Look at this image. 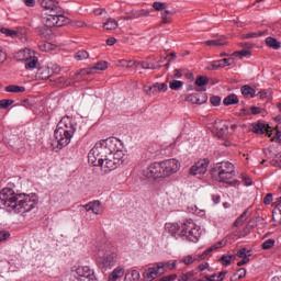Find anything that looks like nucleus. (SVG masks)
<instances>
[{"instance_id": "obj_22", "label": "nucleus", "mask_w": 281, "mask_h": 281, "mask_svg": "<svg viewBox=\"0 0 281 281\" xmlns=\"http://www.w3.org/2000/svg\"><path fill=\"white\" fill-rule=\"evenodd\" d=\"M76 273L79 278H86L87 280L93 279V271L87 266L77 268Z\"/></svg>"}, {"instance_id": "obj_50", "label": "nucleus", "mask_w": 281, "mask_h": 281, "mask_svg": "<svg viewBox=\"0 0 281 281\" xmlns=\"http://www.w3.org/2000/svg\"><path fill=\"white\" fill-rule=\"evenodd\" d=\"M221 68H222V66H221V63L218 60L212 61V64L206 67V69L209 71H215L216 69H221Z\"/></svg>"}, {"instance_id": "obj_1", "label": "nucleus", "mask_w": 281, "mask_h": 281, "mask_svg": "<svg viewBox=\"0 0 281 281\" xmlns=\"http://www.w3.org/2000/svg\"><path fill=\"white\" fill-rule=\"evenodd\" d=\"M37 203L38 201L34 199V195L19 194L10 188H4L0 191V210H7V212L25 214V212H32Z\"/></svg>"}, {"instance_id": "obj_46", "label": "nucleus", "mask_w": 281, "mask_h": 281, "mask_svg": "<svg viewBox=\"0 0 281 281\" xmlns=\"http://www.w3.org/2000/svg\"><path fill=\"white\" fill-rule=\"evenodd\" d=\"M157 91H168V85L159 82L154 83V92L157 93Z\"/></svg>"}, {"instance_id": "obj_44", "label": "nucleus", "mask_w": 281, "mask_h": 281, "mask_svg": "<svg viewBox=\"0 0 281 281\" xmlns=\"http://www.w3.org/2000/svg\"><path fill=\"white\" fill-rule=\"evenodd\" d=\"M47 26L40 29V36H43V38L49 40L52 38V30L46 29Z\"/></svg>"}, {"instance_id": "obj_33", "label": "nucleus", "mask_w": 281, "mask_h": 281, "mask_svg": "<svg viewBox=\"0 0 281 281\" xmlns=\"http://www.w3.org/2000/svg\"><path fill=\"white\" fill-rule=\"evenodd\" d=\"M169 14L172 16V15L176 14V12H175V11H170V10H165V11L160 14L164 24L172 23V19L168 18Z\"/></svg>"}, {"instance_id": "obj_64", "label": "nucleus", "mask_w": 281, "mask_h": 281, "mask_svg": "<svg viewBox=\"0 0 281 281\" xmlns=\"http://www.w3.org/2000/svg\"><path fill=\"white\" fill-rule=\"evenodd\" d=\"M241 179H243L245 186H247V187L252 186V183H254L251 181V179L249 177L245 176V175H241Z\"/></svg>"}, {"instance_id": "obj_11", "label": "nucleus", "mask_w": 281, "mask_h": 281, "mask_svg": "<svg viewBox=\"0 0 281 281\" xmlns=\"http://www.w3.org/2000/svg\"><path fill=\"white\" fill-rule=\"evenodd\" d=\"M117 256L113 252L105 254L102 257L97 259L98 266L100 269H111V267H115Z\"/></svg>"}, {"instance_id": "obj_24", "label": "nucleus", "mask_w": 281, "mask_h": 281, "mask_svg": "<svg viewBox=\"0 0 281 281\" xmlns=\"http://www.w3.org/2000/svg\"><path fill=\"white\" fill-rule=\"evenodd\" d=\"M240 91H241V95H244L246 100H249V98H256V89H254L249 85L241 86Z\"/></svg>"}, {"instance_id": "obj_28", "label": "nucleus", "mask_w": 281, "mask_h": 281, "mask_svg": "<svg viewBox=\"0 0 281 281\" xmlns=\"http://www.w3.org/2000/svg\"><path fill=\"white\" fill-rule=\"evenodd\" d=\"M4 91L7 93H25V87L10 85L5 87Z\"/></svg>"}, {"instance_id": "obj_10", "label": "nucleus", "mask_w": 281, "mask_h": 281, "mask_svg": "<svg viewBox=\"0 0 281 281\" xmlns=\"http://www.w3.org/2000/svg\"><path fill=\"white\" fill-rule=\"evenodd\" d=\"M18 56L21 60H25V69H36L38 67V58L30 55V50H21L18 53Z\"/></svg>"}, {"instance_id": "obj_12", "label": "nucleus", "mask_w": 281, "mask_h": 281, "mask_svg": "<svg viewBox=\"0 0 281 281\" xmlns=\"http://www.w3.org/2000/svg\"><path fill=\"white\" fill-rule=\"evenodd\" d=\"M252 133H256V135H268V137H271L273 135V130L269 124L265 122L258 121L257 123L252 124Z\"/></svg>"}, {"instance_id": "obj_16", "label": "nucleus", "mask_w": 281, "mask_h": 281, "mask_svg": "<svg viewBox=\"0 0 281 281\" xmlns=\"http://www.w3.org/2000/svg\"><path fill=\"white\" fill-rule=\"evenodd\" d=\"M272 207H274L272 211V221L281 224V196L272 203Z\"/></svg>"}, {"instance_id": "obj_48", "label": "nucleus", "mask_w": 281, "mask_h": 281, "mask_svg": "<svg viewBox=\"0 0 281 281\" xmlns=\"http://www.w3.org/2000/svg\"><path fill=\"white\" fill-rule=\"evenodd\" d=\"M75 58L76 60H87V58H89V53L87 50H79Z\"/></svg>"}, {"instance_id": "obj_53", "label": "nucleus", "mask_w": 281, "mask_h": 281, "mask_svg": "<svg viewBox=\"0 0 281 281\" xmlns=\"http://www.w3.org/2000/svg\"><path fill=\"white\" fill-rule=\"evenodd\" d=\"M121 65L122 67H126L127 69H131V67H133L134 65H137V61L123 59L121 60Z\"/></svg>"}, {"instance_id": "obj_32", "label": "nucleus", "mask_w": 281, "mask_h": 281, "mask_svg": "<svg viewBox=\"0 0 281 281\" xmlns=\"http://www.w3.org/2000/svg\"><path fill=\"white\" fill-rule=\"evenodd\" d=\"M245 276H247V270L245 268H240L231 277V281L243 280Z\"/></svg>"}, {"instance_id": "obj_29", "label": "nucleus", "mask_w": 281, "mask_h": 281, "mask_svg": "<svg viewBox=\"0 0 281 281\" xmlns=\"http://www.w3.org/2000/svg\"><path fill=\"white\" fill-rule=\"evenodd\" d=\"M124 276V270L122 268H115L109 276V281H117Z\"/></svg>"}, {"instance_id": "obj_52", "label": "nucleus", "mask_w": 281, "mask_h": 281, "mask_svg": "<svg viewBox=\"0 0 281 281\" xmlns=\"http://www.w3.org/2000/svg\"><path fill=\"white\" fill-rule=\"evenodd\" d=\"M234 173L227 175L224 173L223 176H217L218 181H221L222 183H229V179H232V176Z\"/></svg>"}, {"instance_id": "obj_9", "label": "nucleus", "mask_w": 281, "mask_h": 281, "mask_svg": "<svg viewBox=\"0 0 281 281\" xmlns=\"http://www.w3.org/2000/svg\"><path fill=\"white\" fill-rule=\"evenodd\" d=\"M212 175L217 172V177H223V175H234V165L229 161L217 162L212 169Z\"/></svg>"}, {"instance_id": "obj_25", "label": "nucleus", "mask_w": 281, "mask_h": 281, "mask_svg": "<svg viewBox=\"0 0 281 281\" xmlns=\"http://www.w3.org/2000/svg\"><path fill=\"white\" fill-rule=\"evenodd\" d=\"M227 276V271H221L218 273H213L211 276H204V280L206 281H223L225 280V277Z\"/></svg>"}, {"instance_id": "obj_13", "label": "nucleus", "mask_w": 281, "mask_h": 281, "mask_svg": "<svg viewBox=\"0 0 281 281\" xmlns=\"http://www.w3.org/2000/svg\"><path fill=\"white\" fill-rule=\"evenodd\" d=\"M186 100L192 104H205V102H207V94L203 92L192 93L189 94Z\"/></svg>"}, {"instance_id": "obj_61", "label": "nucleus", "mask_w": 281, "mask_h": 281, "mask_svg": "<svg viewBox=\"0 0 281 281\" xmlns=\"http://www.w3.org/2000/svg\"><path fill=\"white\" fill-rule=\"evenodd\" d=\"M177 280V273L169 274L159 279V281H175Z\"/></svg>"}, {"instance_id": "obj_21", "label": "nucleus", "mask_w": 281, "mask_h": 281, "mask_svg": "<svg viewBox=\"0 0 281 281\" xmlns=\"http://www.w3.org/2000/svg\"><path fill=\"white\" fill-rule=\"evenodd\" d=\"M177 267V261L170 262V261H165V262H158L156 265V268L158 269V271H162V273H166V271H172V269H176Z\"/></svg>"}, {"instance_id": "obj_57", "label": "nucleus", "mask_w": 281, "mask_h": 281, "mask_svg": "<svg viewBox=\"0 0 281 281\" xmlns=\"http://www.w3.org/2000/svg\"><path fill=\"white\" fill-rule=\"evenodd\" d=\"M272 202H273V193L266 194V196L263 198V204L271 205Z\"/></svg>"}, {"instance_id": "obj_8", "label": "nucleus", "mask_w": 281, "mask_h": 281, "mask_svg": "<svg viewBox=\"0 0 281 281\" xmlns=\"http://www.w3.org/2000/svg\"><path fill=\"white\" fill-rule=\"evenodd\" d=\"M209 166L210 159H200L193 166H191V168L189 169V175H191L192 177H196V175H205L207 172Z\"/></svg>"}, {"instance_id": "obj_56", "label": "nucleus", "mask_w": 281, "mask_h": 281, "mask_svg": "<svg viewBox=\"0 0 281 281\" xmlns=\"http://www.w3.org/2000/svg\"><path fill=\"white\" fill-rule=\"evenodd\" d=\"M233 56H251V50L243 49V50H236L233 53Z\"/></svg>"}, {"instance_id": "obj_47", "label": "nucleus", "mask_w": 281, "mask_h": 281, "mask_svg": "<svg viewBox=\"0 0 281 281\" xmlns=\"http://www.w3.org/2000/svg\"><path fill=\"white\" fill-rule=\"evenodd\" d=\"M153 8L157 12H161V10H166L168 8V4L166 2H154Z\"/></svg>"}, {"instance_id": "obj_26", "label": "nucleus", "mask_w": 281, "mask_h": 281, "mask_svg": "<svg viewBox=\"0 0 281 281\" xmlns=\"http://www.w3.org/2000/svg\"><path fill=\"white\" fill-rule=\"evenodd\" d=\"M238 102H240V100H238V95H236L235 93L228 94L223 100L224 106H232V104H238Z\"/></svg>"}, {"instance_id": "obj_5", "label": "nucleus", "mask_w": 281, "mask_h": 281, "mask_svg": "<svg viewBox=\"0 0 281 281\" xmlns=\"http://www.w3.org/2000/svg\"><path fill=\"white\" fill-rule=\"evenodd\" d=\"M144 177L147 179H166L164 176V169L161 167V162H154L148 166V168L143 170Z\"/></svg>"}, {"instance_id": "obj_4", "label": "nucleus", "mask_w": 281, "mask_h": 281, "mask_svg": "<svg viewBox=\"0 0 281 281\" xmlns=\"http://www.w3.org/2000/svg\"><path fill=\"white\" fill-rule=\"evenodd\" d=\"M180 236H186L187 240L191 243H199V238H201V227L196 226L192 220H189L180 226Z\"/></svg>"}, {"instance_id": "obj_39", "label": "nucleus", "mask_w": 281, "mask_h": 281, "mask_svg": "<svg viewBox=\"0 0 281 281\" xmlns=\"http://www.w3.org/2000/svg\"><path fill=\"white\" fill-rule=\"evenodd\" d=\"M181 87H183V81H180V80H171L169 82V88L172 90V91H179V89H181Z\"/></svg>"}, {"instance_id": "obj_54", "label": "nucleus", "mask_w": 281, "mask_h": 281, "mask_svg": "<svg viewBox=\"0 0 281 281\" xmlns=\"http://www.w3.org/2000/svg\"><path fill=\"white\" fill-rule=\"evenodd\" d=\"M225 245H227V243L224 239H222V240L215 243L213 246H211V249L213 251H216V249H221V248L225 247Z\"/></svg>"}, {"instance_id": "obj_55", "label": "nucleus", "mask_w": 281, "mask_h": 281, "mask_svg": "<svg viewBox=\"0 0 281 281\" xmlns=\"http://www.w3.org/2000/svg\"><path fill=\"white\" fill-rule=\"evenodd\" d=\"M210 102H211L212 106H221V97L213 95L210 98Z\"/></svg>"}, {"instance_id": "obj_51", "label": "nucleus", "mask_w": 281, "mask_h": 281, "mask_svg": "<svg viewBox=\"0 0 281 281\" xmlns=\"http://www.w3.org/2000/svg\"><path fill=\"white\" fill-rule=\"evenodd\" d=\"M220 66L223 67H229V65H234V58H224V59H220Z\"/></svg>"}, {"instance_id": "obj_14", "label": "nucleus", "mask_w": 281, "mask_h": 281, "mask_svg": "<svg viewBox=\"0 0 281 281\" xmlns=\"http://www.w3.org/2000/svg\"><path fill=\"white\" fill-rule=\"evenodd\" d=\"M117 162L114 160L113 154H111L110 156L103 158V166H101L102 170H104V172H111L115 169H117Z\"/></svg>"}, {"instance_id": "obj_41", "label": "nucleus", "mask_w": 281, "mask_h": 281, "mask_svg": "<svg viewBox=\"0 0 281 281\" xmlns=\"http://www.w3.org/2000/svg\"><path fill=\"white\" fill-rule=\"evenodd\" d=\"M207 82H210V79H207L206 76H200L195 80V86L196 87H205V85H207Z\"/></svg>"}, {"instance_id": "obj_58", "label": "nucleus", "mask_w": 281, "mask_h": 281, "mask_svg": "<svg viewBox=\"0 0 281 281\" xmlns=\"http://www.w3.org/2000/svg\"><path fill=\"white\" fill-rule=\"evenodd\" d=\"M0 32L1 34H5V36H16L15 31H12L10 29L2 27Z\"/></svg>"}, {"instance_id": "obj_19", "label": "nucleus", "mask_w": 281, "mask_h": 281, "mask_svg": "<svg viewBox=\"0 0 281 281\" xmlns=\"http://www.w3.org/2000/svg\"><path fill=\"white\" fill-rule=\"evenodd\" d=\"M52 74L54 72L52 71V69H49V67L42 66V67H38L36 77L40 78L41 80H49V78H52Z\"/></svg>"}, {"instance_id": "obj_49", "label": "nucleus", "mask_w": 281, "mask_h": 281, "mask_svg": "<svg viewBox=\"0 0 281 281\" xmlns=\"http://www.w3.org/2000/svg\"><path fill=\"white\" fill-rule=\"evenodd\" d=\"M13 103H14V100L12 99L0 100V109H8V106H12Z\"/></svg>"}, {"instance_id": "obj_36", "label": "nucleus", "mask_w": 281, "mask_h": 281, "mask_svg": "<svg viewBox=\"0 0 281 281\" xmlns=\"http://www.w3.org/2000/svg\"><path fill=\"white\" fill-rule=\"evenodd\" d=\"M139 280V272L137 270H133L131 273H126L124 281H137Z\"/></svg>"}, {"instance_id": "obj_27", "label": "nucleus", "mask_w": 281, "mask_h": 281, "mask_svg": "<svg viewBox=\"0 0 281 281\" xmlns=\"http://www.w3.org/2000/svg\"><path fill=\"white\" fill-rule=\"evenodd\" d=\"M119 146L122 145H116V150L113 151L112 157H114L115 162L120 166V164L124 162V151Z\"/></svg>"}, {"instance_id": "obj_42", "label": "nucleus", "mask_w": 281, "mask_h": 281, "mask_svg": "<svg viewBox=\"0 0 281 281\" xmlns=\"http://www.w3.org/2000/svg\"><path fill=\"white\" fill-rule=\"evenodd\" d=\"M48 16H65V10L60 7V11H56V8L50 9L47 14Z\"/></svg>"}, {"instance_id": "obj_45", "label": "nucleus", "mask_w": 281, "mask_h": 281, "mask_svg": "<svg viewBox=\"0 0 281 281\" xmlns=\"http://www.w3.org/2000/svg\"><path fill=\"white\" fill-rule=\"evenodd\" d=\"M272 247H276V239H267L261 244V249H271Z\"/></svg>"}, {"instance_id": "obj_35", "label": "nucleus", "mask_w": 281, "mask_h": 281, "mask_svg": "<svg viewBox=\"0 0 281 281\" xmlns=\"http://www.w3.org/2000/svg\"><path fill=\"white\" fill-rule=\"evenodd\" d=\"M105 69H109V63L101 60L99 63H97L93 67H92V71H104Z\"/></svg>"}, {"instance_id": "obj_34", "label": "nucleus", "mask_w": 281, "mask_h": 281, "mask_svg": "<svg viewBox=\"0 0 281 281\" xmlns=\"http://www.w3.org/2000/svg\"><path fill=\"white\" fill-rule=\"evenodd\" d=\"M104 30H117V21L110 18L105 23H103Z\"/></svg>"}, {"instance_id": "obj_60", "label": "nucleus", "mask_w": 281, "mask_h": 281, "mask_svg": "<svg viewBox=\"0 0 281 281\" xmlns=\"http://www.w3.org/2000/svg\"><path fill=\"white\" fill-rule=\"evenodd\" d=\"M8 238H10V232L0 231V243H3V240H8Z\"/></svg>"}, {"instance_id": "obj_62", "label": "nucleus", "mask_w": 281, "mask_h": 281, "mask_svg": "<svg viewBox=\"0 0 281 281\" xmlns=\"http://www.w3.org/2000/svg\"><path fill=\"white\" fill-rule=\"evenodd\" d=\"M212 251H214L212 249V247L207 248L206 250H204L201 255H200V260H205V257H207L209 255L212 254Z\"/></svg>"}, {"instance_id": "obj_17", "label": "nucleus", "mask_w": 281, "mask_h": 281, "mask_svg": "<svg viewBox=\"0 0 281 281\" xmlns=\"http://www.w3.org/2000/svg\"><path fill=\"white\" fill-rule=\"evenodd\" d=\"M83 207H85L86 212H92V214H101L102 213V204L98 200L89 202Z\"/></svg>"}, {"instance_id": "obj_7", "label": "nucleus", "mask_w": 281, "mask_h": 281, "mask_svg": "<svg viewBox=\"0 0 281 281\" xmlns=\"http://www.w3.org/2000/svg\"><path fill=\"white\" fill-rule=\"evenodd\" d=\"M160 166L165 178L175 175V172H179V160L175 158L161 161Z\"/></svg>"}, {"instance_id": "obj_59", "label": "nucleus", "mask_w": 281, "mask_h": 281, "mask_svg": "<svg viewBox=\"0 0 281 281\" xmlns=\"http://www.w3.org/2000/svg\"><path fill=\"white\" fill-rule=\"evenodd\" d=\"M183 262L186 265H194V262H196V258L192 257V255H189L183 258Z\"/></svg>"}, {"instance_id": "obj_43", "label": "nucleus", "mask_w": 281, "mask_h": 281, "mask_svg": "<svg viewBox=\"0 0 281 281\" xmlns=\"http://www.w3.org/2000/svg\"><path fill=\"white\" fill-rule=\"evenodd\" d=\"M236 256L238 258H249L251 256V250H247V248H240Z\"/></svg>"}, {"instance_id": "obj_6", "label": "nucleus", "mask_w": 281, "mask_h": 281, "mask_svg": "<svg viewBox=\"0 0 281 281\" xmlns=\"http://www.w3.org/2000/svg\"><path fill=\"white\" fill-rule=\"evenodd\" d=\"M43 23L45 27L52 30V27H63V25H67V23H69V19L66 16L46 15L43 18Z\"/></svg>"}, {"instance_id": "obj_20", "label": "nucleus", "mask_w": 281, "mask_h": 281, "mask_svg": "<svg viewBox=\"0 0 281 281\" xmlns=\"http://www.w3.org/2000/svg\"><path fill=\"white\" fill-rule=\"evenodd\" d=\"M41 1V5L42 8H44V10H47V12H49V10H56V12H60V4L54 0H40Z\"/></svg>"}, {"instance_id": "obj_18", "label": "nucleus", "mask_w": 281, "mask_h": 281, "mask_svg": "<svg viewBox=\"0 0 281 281\" xmlns=\"http://www.w3.org/2000/svg\"><path fill=\"white\" fill-rule=\"evenodd\" d=\"M162 271H159L157 266L153 268H148L144 273L143 278L144 281H153L157 276H161Z\"/></svg>"}, {"instance_id": "obj_15", "label": "nucleus", "mask_w": 281, "mask_h": 281, "mask_svg": "<svg viewBox=\"0 0 281 281\" xmlns=\"http://www.w3.org/2000/svg\"><path fill=\"white\" fill-rule=\"evenodd\" d=\"M227 36L221 35L218 38L215 40H209L204 42V45H207L209 47H225L227 45Z\"/></svg>"}, {"instance_id": "obj_63", "label": "nucleus", "mask_w": 281, "mask_h": 281, "mask_svg": "<svg viewBox=\"0 0 281 281\" xmlns=\"http://www.w3.org/2000/svg\"><path fill=\"white\" fill-rule=\"evenodd\" d=\"M280 139H281V132L280 130L277 128L276 135L271 138V142H278V144H280Z\"/></svg>"}, {"instance_id": "obj_30", "label": "nucleus", "mask_w": 281, "mask_h": 281, "mask_svg": "<svg viewBox=\"0 0 281 281\" xmlns=\"http://www.w3.org/2000/svg\"><path fill=\"white\" fill-rule=\"evenodd\" d=\"M232 260H236V256H234V255H223L218 259V262H221V265H223V267H229V265H232Z\"/></svg>"}, {"instance_id": "obj_3", "label": "nucleus", "mask_w": 281, "mask_h": 281, "mask_svg": "<svg viewBox=\"0 0 281 281\" xmlns=\"http://www.w3.org/2000/svg\"><path fill=\"white\" fill-rule=\"evenodd\" d=\"M76 133V126L71 124V121L61 120L54 132L55 139L58 146H69L71 144V137Z\"/></svg>"}, {"instance_id": "obj_38", "label": "nucleus", "mask_w": 281, "mask_h": 281, "mask_svg": "<svg viewBox=\"0 0 281 281\" xmlns=\"http://www.w3.org/2000/svg\"><path fill=\"white\" fill-rule=\"evenodd\" d=\"M194 276H196L194 271H189L187 273H182L178 281H192L194 280Z\"/></svg>"}, {"instance_id": "obj_2", "label": "nucleus", "mask_w": 281, "mask_h": 281, "mask_svg": "<svg viewBox=\"0 0 281 281\" xmlns=\"http://www.w3.org/2000/svg\"><path fill=\"white\" fill-rule=\"evenodd\" d=\"M120 139L113 137L103 139L94 145V147L88 154V161L92 166H103L104 159L116 150V146H121Z\"/></svg>"}, {"instance_id": "obj_31", "label": "nucleus", "mask_w": 281, "mask_h": 281, "mask_svg": "<svg viewBox=\"0 0 281 281\" xmlns=\"http://www.w3.org/2000/svg\"><path fill=\"white\" fill-rule=\"evenodd\" d=\"M266 45L272 49H280V42L276 37L269 36L266 38Z\"/></svg>"}, {"instance_id": "obj_37", "label": "nucleus", "mask_w": 281, "mask_h": 281, "mask_svg": "<svg viewBox=\"0 0 281 281\" xmlns=\"http://www.w3.org/2000/svg\"><path fill=\"white\" fill-rule=\"evenodd\" d=\"M247 212H249V209H247L235 222L234 227H240L247 221Z\"/></svg>"}, {"instance_id": "obj_23", "label": "nucleus", "mask_w": 281, "mask_h": 281, "mask_svg": "<svg viewBox=\"0 0 281 281\" xmlns=\"http://www.w3.org/2000/svg\"><path fill=\"white\" fill-rule=\"evenodd\" d=\"M165 229H166V232H168V234L173 236V238H177V236H180V233H181V226H179V224H175V223H167L165 225Z\"/></svg>"}, {"instance_id": "obj_40", "label": "nucleus", "mask_w": 281, "mask_h": 281, "mask_svg": "<svg viewBox=\"0 0 281 281\" xmlns=\"http://www.w3.org/2000/svg\"><path fill=\"white\" fill-rule=\"evenodd\" d=\"M267 33L266 32H255V33H248L241 36V38L249 40V38H258L259 36H265Z\"/></svg>"}]
</instances>
